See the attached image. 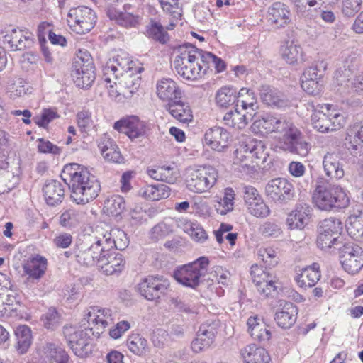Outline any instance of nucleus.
<instances>
[{
    "label": "nucleus",
    "instance_id": "774afa93",
    "mask_svg": "<svg viewBox=\"0 0 363 363\" xmlns=\"http://www.w3.org/2000/svg\"><path fill=\"white\" fill-rule=\"evenodd\" d=\"M162 174V181L174 184L178 177V172L174 165L160 166Z\"/></svg>",
    "mask_w": 363,
    "mask_h": 363
},
{
    "label": "nucleus",
    "instance_id": "4468645a",
    "mask_svg": "<svg viewBox=\"0 0 363 363\" xmlns=\"http://www.w3.org/2000/svg\"><path fill=\"white\" fill-rule=\"evenodd\" d=\"M340 260L341 264L349 274H356L363 267V250L354 242H347L340 246Z\"/></svg>",
    "mask_w": 363,
    "mask_h": 363
},
{
    "label": "nucleus",
    "instance_id": "a18cd8bd",
    "mask_svg": "<svg viewBox=\"0 0 363 363\" xmlns=\"http://www.w3.org/2000/svg\"><path fill=\"white\" fill-rule=\"evenodd\" d=\"M238 93L236 89L232 86H223L216 93V104L220 107L227 108L237 102L236 107H238L239 103Z\"/></svg>",
    "mask_w": 363,
    "mask_h": 363
},
{
    "label": "nucleus",
    "instance_id": "6e6552de",
    "mask_svg": "<svg viewBox=\"0 0 363 363\" xmlns=\"http://www.w3.org/2000/svg\"><path fill=\"white\" fill-rule=\"evenodd\" d=\"M218 179L217 170L211 166L200 167L191 170L186 177L188 189L195 193H202L210 190Z\"/></svg>",
    "mask_w": 363,
    "mask_h": 363
},
{
    "label": "nucleus",
    "instance_id": "dca6fc26",
    "mask_svg": "<svg viewBox=\"0 0 363 363\" xmlns=\"http://www.w3.org/2000/svg\"><path fill=\"white\" fill-rule=\"evenodd\" d=\"M142 70L140 67H135L131 71L127 72L118 77V79H113V82L116 86V97H118V100L121 99V96L125 99H130L138 91L141 78L140 73Z\"/></svg>",
    "mask_w": 363,
    "mask_h": 363
},
{
    "label": "nucleus",
    "instance_id": "7ed1b4c3",
    "mask_svg": "<svg viewBox=\"0 0 363 363\" xmlns=\"http://www.w3.org/2000/svg\"><path fill=\"white\" fill-rule=\"evenodd\" d=\"M174 67L177 73L187 80H196L204 75V69L198 59L199 49L191 43L179 46Z\"/></svg>",
    "mask_w": 363,
    "mask_h": 363
},
{
    "label": "nucleus",
    "instance_id": "338daca9",
    "mask_svg": "<svg viewBox=\"0 0 363 363\" xmlns=\"http://www.w3.org/2000/svg\"><path fill=\"white\" fill-rule=\"evenodd\" d=\"M301 88L310 95H318L322 90V81L301 79Z\"/></svg>",
    "mask_w": 363,
    "mask_h": 363
},
{
    "label": "nucleus",
    "instance_id": "bb28decb",
    "mask_svg": "<svg viewBox=\"0 0 363 363\" xmlns=\"http://www.w3.org/2000/svg\"><path fill=\"white\" fill-rule=\"evenodd\" d=\"M94 67L83 66L79 64L72 65L71 76L76 86L87 89L91 86L96 79Z\"/></svg>",
    "mask_w": 363,
    "mask_h": 363
},
{
    "label": "nucleus",
    "instance_id": "49530a36",
    "mask_svg": "<svg viewBox=\"0 0 363 363\" xmlns=\"http://www.w3.org/2000/svg\"><path fill=\"white\" fill-rule=\"evenodd\" d=\"M320 278V272L316 264L308 267L302 270L296 278V282L301 287L311 288L315 285Z\"/></svg>",
    "mask_w": 363,
    "mask_h": 363
},
{
    "label": "nucleus",
    "instance_id": "0e129e2a",
    "mask_svg": "<svg viewBox=\"0 0 363 363\" xmlns=\"http://www.w3.org/2000/svg\"><path fill=\"white\" fill-rule=\"evenodd\" d=\"M198 59L201 62V67L204 69V75L206 74L208 69L213 68L216 62V55L210 52H205L199 49L197 52Z\"/></svg>",
    "mask_w": 363,
    "mask_h": 363
},
{
    "label": "nucleus",
    "instance_id": "412c9836",
    "mask_svg": "<svg viewBox=\"0 0 363 363\" xmlns=\"http://www.w3.org/2000/svg\"><path fill=\"white\" fill-rule=\"evenodd\" d=\"M111 315V311L108 308L91 306L86 313L83 321L86 320L89 325H93L96 328V331L93 330L92 335L96 333V336H99L112 321Z\"/></svg>",
    "mask_w": 363,
    "mask_h": 363
},
{
    "label": "nucleus",
    "instance_id": "6e6d98bb",
    "mask_svg": "<svg viewBox=\"0 0 363 363\" xmlns=\"http://www.w3.org/2000/svg\"><path fill=\"white\" fill-rule=\"evenodd\" d=\"M249 155L252 156V160H262L263 162H266L268 153L266 152L265 145L262 141L251 140L247 143Z\"/></svg>",
    "mask_w": 363,
    "mask_h": 363
},
{
    "label": "nucleus",
    "instance_id": "20e7f679",
    "mask_svg": "<svg viewBox=\"0 0 363 363\" xmlns=\"http://www.w3.org/2000/svg\"><path fill=\"white\" fill-rule=\"evenodd\" d=\"M312 198L316 206L325 211H330L334 208H345L350 202L346 193L341 187L328 183L318 185Z\"/></svg>",
    "mask_w": 363,
    "mask_h": 363
},
{
    "label": "nucleus",
    "instance_id": "423d86ee",
    "mask_svg": "<svg viewBox=\"0 0 363 363\" xmlns=\"http://www.w3.org/2000/svg\"><path fill=\"white\" fill-rule=\"evenodd\" d=\"M343 224L340 219L330 217L319 223L317 246L323 250L331 248L338 249L342 245L341 233Z\"/></svg>",
    "mask_w": 363,
    "mask_h": 363
},
{
    "label": "nucleus",
    "instance_id": "6ab92c4d",
    "mask_svg": "<svg viewBox=\"0 0 363 363\" xmlns=\"http://www.w3.org/2000/svg\"><path fill=\"white\" fill-rule=\"evenodd\" d=\"M113 128L121 133L127 135L132 140L144 137L147 132V127L144 121L135 116L121 119L114 123Z\"/></svg>",
    "mask_w": 363,
    "mask_h": 363
},
{
    "label": "nucleus",
    "instance_id": "393cba45",
    "mask_svg": "<svg viewBox=\"0 0 363 363\" xmlns=\"http://www.w3.org/2000/svg\"><path fill=\"white\" fill-rule=\"evenodd\" d=\"M259 91L262 101L268 106L280 108L289 105L286 96L274 86L263 84L259 87Z\"/></svg>",
    "mask_w": 363,
    "mask_h": 363
},
{
    "label": "nucleus",
    "instance_id": "09e8293b",
    "mask_svg": "<svg viewBox=\"0 0 363 363\" xmlns=\"http://www.w3.org/2000/svg\"><path fill=\"white\" fill-rule=\"evenodd\" d=\"M16 337V348L20 354L26 353L32 343L30 329L26 325H20L15 330Z\"/></svg>",
    "mask_w": 363,
    "mask_h": 363
},
{
    "label": "nucleus",
    "instance_id": "c03bdc74",
    "mask_svg": "<svg viewBox=\"0 0 363 363\" xmlns=\"http://www.w3.org/2000/svg\"><path fill=\"white\" fill-rule=\"evenodd\" d=\"M101 155L108 161L114 163H121L123 157L116 144L111 139L104 140L99 144Z\"/></svg>",
    "mask_w": 363,
    "mask_h": 363
},
{
    "label": "nucleus",
    "instance_id": "f3484780",
    "mask_svg": "<svg viewBox=\"0 0 363 363\" xmlns=\"http://www.w3.org/2000/svg\"><path fill=\"white\" fill-rule=\"evenodd\" d=\"M267 196L274 202L286 203L293 199L295 189L291 183L283 178L270 180L265 187Z\"/></svg>",
    "mask_w": 363,
    "mask_h": 363
},
{
    "label": "nucleus",
    "instance_id": "f03ea898",
    "mask_svg": "<svg viewBox=\"0 0 363 363\" xmlns=\"http://www.w3.org/2000/svg\"><path fill=\"white\" fill-rule=\"evenodd\" d=\"M266 133H279L277 147L292 154L306 157L311 145L301 132L290 121L281 116L267 115L259 121Z\"/></svg>",
    "mask_w": 363,
    "mask_h": 363
},
{
    "label": "nucleus",
    "instance_id": "39448f33",
    "mask_svg": "<svg viewBox=\"0 0 363 363\" xmlns=\"http://www.w3.org/2000/svg\"><path fill=\"white\" fill-rule=\"evenodd\" d=\"M319 104L315 106L313 101L308 102L306 108L308 111H312L311 123L313 127L321 133L335 131L345 125V120L343 115L335 111L330 112L329 104L320 106L321 110H317Z\"/></svg>",
    "mask_w": 363,
    "mask_h": 363
},
{
    "label": "nucleus",
    "instance_id": "13d9d810",
    "mask_svg": "<svg viewBox=\"0 0 363 363\" xmlns=\"http://www.w3.org/2000/svg\"><path fill=\"white\" fill-rule=\"evenodd\" d=\"M326 65L322 61L319 65H313L306 69L301 79L322 81L323 72L325 69Z\"/></svg>",
    "mask_w": 363,
    "mask_h": 363
},
{
    "label": "nucleus",
    "instance_id": "864d4df0",
    "mask_svg": "<svg viewBox=\"0 0 363 363\" xmlns=\"http://www.w3.org/2000/svg\"><path fill=\"white\" fill-rule=\"evenodd\" d=\"M127 346L130 352L138 356L145 355L149 350L147 340L138 334L128 337Z\"/></svg>",
    "mask_w": 363,
    "mask_h": 363
},
{
    "label": "nucleus",
    "instance_id": "3c124183",
    "mask_svg": "<svg viewBox=\"0 0 363 363\" xmlns=\"http://www.w3.org/2000/svg\"><path fill=\"white\" fill-rule=\"evenodd\" d=\"M104 208L108 214L118 217L125 208V200L121 196L113 195L105 201Z\"/></svg>",
    "mask_w": 363,
    "mask_h": 363
},
{
    "label": "nucleus",
    "instance_id": "1a4fd4ad",
    "mask_svg": "<svg viewBox=\"0 0 363 363\" xmlns=\"http://www.w3.org/2000/svg\"><path fill=\"white\" fill-rule=\"evenodd\" d=\"M67 23L72 31L85 34L91 30L96 22L95 12L87 6L72 8L67 15Z\"/></svg>",
    "mask_w": 363,
    "mask_h": 363
},
{
    "label": "nucleus",
    "instance_id": "f257e3e1",
    "mask_svg": "<svg viewBox=\"0 0 363 363\" xmlns=\"http://www.w3.org/2000/svg\"><path fill=\"white\" fill-rule=\"evenodd\" d=\"M61 177L69 185L71 199L78 205L94 201L101 191V185L88 169L77 163L64 166Z\"/></svg>",
    "mask_w": 363,
    "mask_h": 363
},
{
    "label": "nucleus",
    "instance_id": "cd10ccee",
    "mask_svg": "<svg viewBox=\"0 0 363 363\" xmlns=\"http://www.w3.org/2000/svg\"><path fill=\"white\" fill-rule=\"evenodd\" d=\"M290 16L288 6L279 1L274 2L268 9V21L278 28L284 27L290 22Z\"/></svg>",
    "mask_w": 363,
    "mask_h": 363
},
{
    "label": "nucleus",
    "instance_id": "a19ab883",
    "mask_svg": "<svg viewBox=\"0 0 363 363\" xmlns=\"http://www.w3.org/2000/svg\"><path fill=\"white\" fill-rule=\"evenodd\" d=\"M46 267V259L37 256L24 264L23 271L28 276V279H39L44 274Z\"/></svg>",
    "mask_w": 363,
    "mask_h": 363
},
{
    "label": "nucleus",
    "instance_id": "4c0bfd02",
    "mask_svg": "<svg viewBox=\"0 0 363 363\" xmlns=\"http://www.w3.org/2000/svg\"><path fill=\"white\" fill-rule=\"evenodd\" d=\"M167 109L175 119L181 123H186L192 121L193 115L189 106L179 99L169 102Z\"/></svg>",
    "mask_w": 363,
    "mask_h": 363
},
{
    "label": "nucleus",
    "instance_id": "58836bf2",
    "mask_svg": "<svg viewBox=\"0 0 363 363\" xmlns=\"http://www.w3.org/2000/svg\"><path fill=\"white\" fill-rule=\"evenodd\" d=\"M248 332L251 337L260 342H268L271 338V331L264 322L257 318L250 317L247 320Z\"/></svg>",
    "mask_w": 363,
    "mask_h": 363
},
{
    "label": "nucleus",
    "instance_id": "0eeeda50",
    "mask_svg": "<svg viewBox=\"0 0 363 363\" xmlns=\"http://www.w3.org/2000/svg\"><path fill=\"white\" fill-rule=\"evenodd\" d=\"M209 259L206 257H200L196 260L177 268L174 272L175 279L184 286L196 289L201 279L207 273Z\"/></svg>",
    "mask_w": 363,
    "mask_h": 363
},
{
    "label": "nucleus",
    "instance_id": "680f3d73",
    "mask_svg": "<svg viewBox=\"0 0 363 363\" xmlns=\"http://www.w3.org/2000/svg\"><path fill=\"white\" fill-rule=\"evenodd\" d=\"M362 3V0H342V13L347 17L354 16L360 10Z\"/></svg>",
    "mask_w": 363,
    "mask_h": 363
},
{
    "label": "nucleus",
    "instance_id": "2f4dec72",
    "mask_svg": "<svg viewBox=\"0 0 363 363\" xmlns=\"http://www.w3.org/2000/svg\"><path fill=\"white\" fill-rule=\"evenodd\" d=\"M4 43H7L11 50H23L30 48L33 40L30 35H25L23 30L13 28L4 36Z\"/></svg>",
    "mask_w": 363,
    "mask_h": 363
},
{
    "label": "nucleus",
    "instance_id": "9d476101",
    "mask_svg": "<svg viewBox=\"0 0 363 363\" xmlns=\"http://www.w3.org/2000/svg\"><path fill=\"white\" fill-rule=\"evenodd\" d=\"M103 252H106L101 239L96 236L95 242L90 245L84 241L76 242L74 248V258L81 265L91 267L96 263L99 265V259H101Z\"/></svg>",
    "mask_w": 363,
    "mask_h": 363
},
{
    "label": "nucleus",
    "instance_id": "c85d7f7f",
    "mask_svg": "<svg viewBox=\"0 0 363 363\" xmlns=\"http://www.w3.org/2000/svg\"><path fill=\"white\" fill-rule=\"evenodd\" d=\"M45 200L49 206H56L60 203L65 196L63 184L58 180L47 181L43 187Z\"/></svg>",
    "mask_w": 363,
    "mask_h": 363
},
{
    "label": "nucleus",
    "instance_id": "bf43d9fd",
    "mask_svg": "<svg viewBox=\"0 0 363 363\" xmlns=\"http://www.w3.org/2000/svg\"><path fill=\"white\" fill-rule=\"evenodd\" d=\"M59 117L55 108H44L41 115L35 116L33 121L39 127L46 128L50 122Z\"/></svg>",
    "mask_w": 363,
    "mask_h": 363
},
{
    "label": "nucleus",
    "instance_id": "ddd939ff",
    "mask_svg": "<svg viewBox=\"0 0 363 363\" xmlns=\"http://www.w3.org/2000/svg\"><path fill=\"white\" fill-rule=\"evenodd\" d=\"M133 62L129 55L123 51L110 58L102 67V79L108 84H111L113 79H118V77L134 69Z\"/></svg>",
    "mask_w": 363,
    "mask_h": 363
},
{
    "label": "nucleus",
    "instance_id": "ea45409f",
    "mask_svg": "<svg viewBox=\"0 0 363 363\" xmlns=\"http://www.w3.org/2000/svg\"><path fill=\"white\" fill-rule=\"evenodd\" d=\"M145 34L150 40L162 45L167 43L169 40V36L165 28L160 22L152 18L146 26Z\"/></svg>",
    "mask_w": 363,
    "mask_h": 363
},
{
    "label": "nucleus",
    "instance_id": "a878e982",
    "mask_svg": "<svg viewBox=\"0 0 363 363\" xmlns=\"http://www.w3.org/2000/svg\"><path fill=\"white\" fill-rule=\"evenodd\" d=\"M311 214V208L307 204H298L292 211L286 219L289 228L303 229L309 223Z\"/></svg>",
    "mask_w": 363,
    "mask_h": 363
},
{
    "label": "nucleus",
    "instance_id": "a211bd4d",
    "mask_svg": "<svg viewBox=\"0 0 363 363\" xmlns=\"http://www.w3.org/2000/svg\"><path fill=\"white\" fill-rule=\"evenodd\" d=\"M250 274L258 292L262 297L267 298L273 296L277 289L276 278L270 274L267 267L264 269L257 264H253L251 267Z\"/></svg>",
    "mask_w": 363,
    "mask_h": 363
},
{
    "label": "nucleus",
    "instance_id": "f704fd0d",
    "mask_svg": "<svg viewBox=\"0 0 363 363\" xmlns=\"http://www.w3.org/2000/svg\"><path fill=\"white\" fill-rule=\"evenodd\" d=\"M246 144L240 145L235 151L234 164L238 165V170L246 174H252L255 172V165L252 160V156L247 152L248 148Z\"/></svg>",
    "mask_w": 363,
    "mask_h": 363
},
{
    "label": "nucleus",
    "instance_id": "603ef678",
    "mask_svg": "<svg viewBox=\"0 0 363 363\" xmlns=\"http://www.w3.org/2000/svg\"><path fill=\"white\" fill-rule=\"evenodd\" d=\"M82 213L74 208L65 211L60 217V224L67 228H72L79 225L83 220Z\"/></svg>",
    "mask_w": 363,
    "mask_h": 363
},
{
    "label": "nucleus",
    "instance_id": "e2e57ef3",
    "mask_svg": "<svg viewBox=\"0 0 363 363\" xmlns=\"http://www.w3.org/2000/svg\"><path fill=\"white\" fill-rule=\"evenodd\" d=\"M198 59L201 62V67L204 69V75L206 74L208 69L213 68L216 62V55L210 52H205L199 49L197 52Z\"/></svg>",
    "mask_w": 363,
    "mask_h": 363
},
{
    "label": "nucleus",
    "instance_id": "5701e85b",
    "mask_svg": "<svg viewBox=\"0 0 363 363\" xmlns=\"http://www.w3.org/2000/svg\"><path fill=\"white\" fill-rule=\"evenodd\" d=\"M349 152L363 163V123H356L347 130L345 137Z\"/></svg>",
    "mask_w": 363,
    "mask_h": 363
},
{
    "label": "nucleus",
    "instance_id": "c9c22d12",
    "mask_svg": "<svg viewBox=\"0 0 363 363\" xmlns=\"http://www.w3.org/2000/svg\"><path fill=\"white\" fill-rule=\"evenodd\" d=\"M282 59L289 65H297L304 61L303 51L300 45L286 41L281 48Z\"/></svg>",
    "mask_w": 363,
    "mask_h": 363
},
{
    "label": "nucleus",
    "instance_id": "b1692460",
    "mask_svg": "<svg viewBox=\"0 0 363 363\" xmlns=\"http://www.w3.org/2000/svg\"><path fill=\"white\" fill-rule=\"evenodd\" d=\"M230 133L223 128L215 126L206 130L204 142L212 150L223 152L229 144Z\"/></svg>",
    "mask_w": 363,
    "mask_h": 363
},
{
    "label": "nucleus",
    "instance_id": "e433bc0d",
    "mask_svg": "<svg viewBox=\"0 0 363 363\" xmlns=\"http://www.w3.org/2000/svg\"><path fill=\"white\" fill-rule=\"evenodd\" d=\"M297 308L291 302H286L281 310L275 314L274 320L282 328H291L296 320Z\"/></svg>",
    "mask_w": 363,
    "mask_h": 363
},
{
    "label": "nucleus",
    "instance_id": "37998d69",
    "mask_svg": "<svg viewBox=\"0 0 363 363\" xmlns=\"http://www.w3.org/2000/svg\"><path fill=\"white\" fill-rule=\"evenodd\" d=\"M43 352L46 363H67L68 361L66 352L52 343H46L43 347Z\"/></svg>",
    "mask_w": 363,
    "mask_h": 363
},
{
    "label": "nucleus",
    "instance_id": "052dcab7",
    "mask_svg": "<svg viewBox=\"0 0 363 363\" xmlns=\"http://www.w3.org/2000/svg\"><path fill=\"white\" fill-rule=\"evenodd\" d=\"M41 319L46 328L54 330L60 325V315L55 308H50Z\"/></svg>",
    "mask_w": 363,
    "mask_h": 363
},
{
    "label": "nucleus",
    "instance_id": "4be33fe9",
    "mask_svg": "<svg viewBox=\"0 0 363 363\" xmlns=\"http://www.w3.org/2000/svg\"><path fill=\"white\" fill-rule=\"evenodd\" d=\"M125 260L120 252L116 250L103 252L99 259V267L106 275L118 274L125 267Z\"/></svg>",
    "mask_w": 363,
    "mask_h": 363
},
{
    "label": "nucleus",
    "instance_id": "de8ad7c7",
    "mask_svg": "<svg viewBox=\"0 0 363 363\" xmlns=\"http://www.w3.org/2000/svg\"><path fill=\"white\" fill-rule=\"evenodd\" d=\"M358 213L351 215L345 227L350 237L359 240L363 236V211H357Z\"/></svg>",
    "mask_w": 363,
    "mask_h": 363
},
{
    "label": "nucleus",
    "instance_id": "aec40b11",
    "mask_svg": "<svg viewBox=\"0 0 363 363\" xmlns=\"http://www.w3.org/2000/svg\"><path fill=\"white\" fill-rule=\"evenodd\" d=\"M98 238L101 239L105 251L123 250L128 245V238L125 233L118 228L111 230L98 231Z\"/></svg>",
    "mask_w": 363,
    "mask_h": 363
},
{
    "label": "nucleus",
    "instance_id": "7c9ffc66",
    "mask_svg": "<svg viewBox=\"0 0 363 363\" xmlns=\"http://www.w3.org/2000/svg\"><path fill=\"white\" fill-rule=\"evenodd\" d=\"M157 94L163 101L172 102L181 98V91L176 82L169 78H163L157 83Z\"/></svg>",
    "mask_w": 363,
    "mask_h": 363
},
{
    "label": "nucleus",
    "instance_id": "69168bd1",
    "mask_svg": "<svg viewBox=\"0 0 363 363\" xmlns=\"http://www.w3.org/2000/svg\"><path fill=\"white\" fill-rule=\"evenodd\" d=\"M198 59L201 62V67L204 69V75L206 74L208 69L213 68L216 62V55L210 52H205L199 49L197 52Z\"/></svg>",
    "mask_w": 363,
    "mask_h": 363
},
{
    "label": "nucleus",
    "instance_id": "72a5a7b5",
    "mask_svg": "<svg viewBox=\"0 0 363 363\" xmlns=\"http://www.w3.org/2000/svg\"><path fill=\"white\" fill-rule=\"evenodd\" d=\"M240 354L245 363H269L271 358L268 352L256 345H249L240 351Z\"/></svg>",
    "mask_w": 363,
    "mask_h": 363
},
{
    "label": "nucleus",
    "instance_id": "4d7b16f0",
    "mask_svg": "<svg viewBox=\"0 0 363 363\" xmlns=\"http://www.w3.org/2000/svg\"><path fill=\"white\" fill-rule=\"evenodd\" d=\"M247 209L250 214L257 218H265L269 216L270 210L262 198L255 201L248 202Z\"/></svg>",
    "mask_w": 363,
    "mask_h": 363
},
{
    "label": "nucleus",
    "instance_id": "5fc2aeb1",
    "mask_svg": "<svg viewBox=\"0 0 363 363\" xmlns=\"http://www.w3.org/2000/svg\"><path fill=\"white\" fill-rule=\"evenodd\" d=\"M238 100L240 102L243 109L250 108L253 116L254 111L257 108V98L255 92L247 88H242L238 93Z\"/></svg>",
    "mask_w": 363,
    "mask_h": 363
},
{
    "label": "nucleus",
    "instance_id": "8fccbe9b",
    "mask_svg": "<svg viewBox=\"0 0 363 363\" xmlns=\"http://www.w3.org/2000/svg\"><path fill=\"white\" fill-rule=\"evenodd\" d=\"M141 194L150 201H158L169 197L170 188L163 184L158 185H148L141 190Z\"/></svg>",
    "mask_w": 363,
    "mask_h": 363
},
{
    "label": "nucleus",
    "instance_id": "79ce46f5",
    "mask_svg": "<svg viewBox=\"0 0 363 363\" xmlns=\"http://www.w3.org/2000/svg\"><path fill=\"white\" fill-rule=\"evenodd\" d=\"M252 118L253 113L247 112L246 113L240 114L238 111V107H236L235 112L230 111L225 114L223 121L226 125L234 128L242 129Z\"/></svg>",
    "mask_w": 363,
    "mask_h": 363
},
{
    "label": "nucleus",
    "instance_id": "2eb2a0df",
    "mask_svg": "<svg viewBox=\"0 0 363 363\" xmlns=\"http://www.w3.org/2000/svg\"><path fill=\"white\" fill-rule=\"evenodd\" d=\"M220 325V320L216 318L208 319L202 323L197 331L196 337L191 342L192 350L199 353L209 347L214 342Z\"/></svg>",
    "mask_w": 363,
    "mask_h": 363
},
{
    "label": "nucleus",
    "instance_id": "9b49d317",
    "mask_svg": "<svg viewBox=\"0 0 363 363\" xmlns=\"http://www.w3.org/2000/svg\"><path fill=\"white\" fill-rule=\"evenodd\" d=\"M170 286L169 281L162 276H148L137 285L138 292L148 301H158L166 295Z\"/></svg>",
    "mask_w": 363,
    "mask_h": 363
},
{
    "label": "nucleus",
    "instance_id": "473e14b6",
    "mask_svg": "<svg viewBox=\"0 0 363 363\" xmlns=\"http://www.w3.org/2000/svg\"><path fill=\"white\" fill-rule=\"evenodd\" d=\"M323 166L326 175L330 179H340L345 175L343 166L337 153L328 152L325 155Z\"/></svg>",
    "mask_w": 363,
    "mask_h": 363
},
{
    "label": "nucleus",
    "instance_id": "c756f323",
    "mask_svg": "<svg viewBox=\"0 0 363 363\" xmlns=\"http://www.w3.org/2000/svg\"><path fill=\"white\" fill-rule=\"evenodd\" d=\"M106 14L111 21L124 28H135L140 23V16L133 12H123L111 7L107 10Z\"/></svg>",
    "mask_w": 363,
    "mask_h": 363
},
{
    "label": "nucleus",
    "instance_id": "f8f14e48",
    "mask_svg": "<svg viewBox=\"0 0 363 363\" xmlns=\"http://www.w3.org/2000/svg\"><path fill=\"white\" fill-rule=\"evenodd\" d=\"M93 330V327L85 328V330H76L73 326L64 327V335L75 355L83 357L91 352L89 333Z\"/></svg>",
    "mask_w": 363,
    "mask_h": 363
}]
</instances>
